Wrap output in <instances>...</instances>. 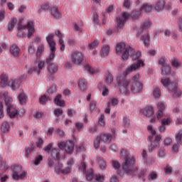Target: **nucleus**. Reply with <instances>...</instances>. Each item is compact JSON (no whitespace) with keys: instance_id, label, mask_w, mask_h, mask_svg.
<instances>
[{"instance_id":"8","label":"nucleus","mask_w":182,"mask_h":182,"mask_svg":"<svg viewBox=\"0 0 182 182\" xmlns=\"http://www.w3.org/2000/svg\"><path fill=\"white\" fill-rule=\"evenodd\" d=\"M13 173L12 178L14 180H23L26 178V174L28 171L22 168L21 165H14L12 168Z\"/></svg>"},{"instance_id":"34","label":"nucleus","mask_w":182,"mask_h":182,"mask_svg":"<svg viewBox=\"0 0 182 182\" xmlns=\"http://www.w3.org/2000/svg\"><path fill=\"white\" fill-rule=\"evenodd\" d=\"M51 15L53 16V18H55V19H58L60 17V14H59V11H58V8L53 7L51 9Z\"/></svg>"},{"instance_id":"56","label":"nucleus","mask_w":182,"mask_h":182,"mask_svg":"<svg viewBox=\"0 0 182 182\" xmlns=\"http://www.w3.org/2000/svg\"><path fill=\"white\" fill-rule=\"evenodd\" d=\"M159 65H161V66H162V68H166V66H168L166 63V58H161L159 60Z\"/></svg>"},{"instance_id":"23","label":"nucleus","mask_w":182,"mask_h":182,"mask_svg":"<svg viewBox=\"0 0 182 182\" xmlns=\"http://www.w3.org/2000/svg\"><path fill=\"white\" fill-rule=\"evenodd\" d=\"M54 103L57 106L63 107L65 106V101L62 100V95H58L54 99Z\"/></svg>"},{"instance_id":"25","label":"nucleus","mask_w":182,"mask_h":182,"mask_svg":"<svg viewBox=\"0 0 182 182\" xmlns=\"http://www.w3.org/2000/svg\"><path fill=\"white\" fill-rule=\"evenodd\" d=\"M105 82L107 85H112L113 83V75L109 71H107L105 73Z\"/></svg>"},{"instance_id":"49","label":"nucleus","mask_w":182,"mask_h":182,"mask_svg":"<svg viewBox=\"0 0 182 182\" xmlns=\"http://www.w3.org/2000/svg\"><path fill=\"white\" fill-rule=\"evenodd\" d=\"M173 143V139L170 137H166L164 141V146H166V147H168V146H171V144Z\"/></svg>"},{"instance_id":"13","label":"nucleus","mask_w":182,"mask_h":182,"mask_svg":"<svg viewBox=\"0 0 182 182\" xmlns=\"http://www.w3.org/2000/svg\"><path fill=\"white\" fill-rule=\"evenodd\" d=\"M70 59L74 65H79L85 62V55L80 51H74L71 53Z\"/></svg>"},{"instance_id":"54","label":"nucleus","mask_w":182,"mask_h":182,"mask_svg":"<svg viewBox=\"0 0 182 182\" xmlns=\"http://www.w3.org/2000/svg\"><path fill=\"white\" fill-rule=\"evenodd\" d=\"M100 136H97L94 141V147L95 149H97L99 147H100Z\"/></svg>"},{"instance_id":"52","label":"nucleus","mask_w":182,"mask_h":182,"mask_svg":"<svg viewBox=\"0 0 182 182\" xmlns=\"http://www.w3.org/2000/svg\"><path fill=\"white\" fill-rule=\"evenodd\" d=\"M153 95L154 97L157 98L161 95V92L160 91V88L159 87H155L153 90Z\"/></svg>"},{"instance_id":"46","label":"nucleus","mask_w":182,"mask_h":182,"mask_svg":"<svg viewBox=\"0 0 182 182\" xmlns=\"http://www.w3.org/2000/svg\"><path fill=\"white\" fill-rule=\"evenodd\" d=\"M48 100H50V98L46 97L45 95L41 96L39 99L41 105H46V102H48Z\"/></svg>"},{"instance_id":"40","label":"nucleus","mask_w":182,"mask_h":182,"mask_svg":"<svg viewBox=\"0 0 182 182\" xmlns=\"http://www.w3.org/2000/svg\"><path fill=\"white\" fill-rule=\"evenodd\" d=\"M1 132L3 133H6L7 132H9V124L8 122H4L1 124Z\"/></svg>"},{"instance_id":"39","label":"nucleus","mask_w":182,"mask_h":182,"mask_svg":"<svg viewBox=\"0 0 182 182\" xmlns=\"http://www.w3.org/2000/svg\"><path fill=\"white\" fill-rule=\"evenodd\" d=\"M78 87L80 90L85 92L86 90V82L84 80H80L78 82Z\"/></svg>"},{"instance_id":"15","label":"nucleus","mask_w":182,"mask_h":182,"mask_svg":"<svg viewBox=\"0 0 182 182\" xmlns=\"http://www.w3.org/2000/svg\"><path fill=\"white\" fill-rule=\"evenodd\" d=\"M127 19H129V14L126 12H123L122 15L117 17V32H119L120 28L124 26V23H126Z\"/></svg>"},{"instance_id":"18","label":"nucleus","mask_w":182,"mask_h":182,"mask_svg":"<svg viewBox=\"0 0 182 182\" xmlns=\"http://www.w3.org/2000/svg\"><path fill=\"white\" fill-rule=\"evenodd\" d=\"M19 85H21L20 80H11L9 82V86L11 87V90H18V89H19Z\"/></svg>"},{"instance_id":"14","label":"nucleus","mask_w":182,"mask_h":182,"mask_svg":"<svg viewBox=\"0 0 182 182\" xmlns=\"http://www.w3.org/2000/svg\"><path fill=\"white\" fill-rule=\"evenodd\" d=\"M51 151V157L54 160H59L60 156H59V150L58 148H54L53 149V144H49L45 149V152L46 154H50Z\"/></svg>"},{"instance_id":"11","label":"nucleus","mask_w":182,"mask_h":182,"mask_svg":"<svg viewBox=\"0 0 182 182\" xmlns=\"http://www.w3.org/2000/svg\"><path fill=\"white\" fill-rule=\"evenodd\" d=\"M25 29H28L27 37L28 39H31L33 33H35V25L33 24V21H28L25 26H22L20 21L18 26V31H21Z\"/></svg>"},{"instance_id":"59","label":"nucleus","mask_w":182,"mask_h":182,"mask_svg":"<svg viewBox=\"0 0 182 182\" xmlns=\"http://www.w3.org/2000/svg\"><path fill=\"white\" fill-rule=\"evenodd\" d=\"M72 173V168L70 166H67L65 168H63V174H69Z\"/></svg>"},{"instance_id":"29","label":"nucleus","mask_w":182,"mask_h":182,"mask_svg":"<svg viewBox=\"0 0 182 182\" xmlns=\"http://www.w3.org/2000/svg\"><path fill=\"white\" fill-rule=\"evenodd\" d=\"M164 5H165L164 1H157L155 5L156 11H157L158 12H160V11H163V9H164Z\"/></svg>"},{"instance_id":"19","label":"nucleus","mask_w":182,"mask_h":182,"mask_svg":"<svg viewBox=\"0 0 182 182\" xmlns=\"http://www.w3.org/2000/svg\"><path fill=\"white\" fill-rule=\"evenodd\" d=\"M21 52V50H19V48L16 44H13L10 47V53L14 56V58H18L19 56V53Z\"/></svg>"},{"instance_id":"12","label":"nucleus","mask_w":182,"mask_h":182,"mask_svg":"<svg viewBox=\"0 0 182 182\" xmlns=\"http://www.w3.org/2000/svg\"><path fill=\"white\" fill-rule=\"evenodd\" d=\"M58 147H59L60 150H63V149H65V151L67 154H72L75 150V144L71 141L59 142L58 144Z\"/></svg>"},{"instance_id":"10","label":"nucleus","mask_w":182,"mask_h":182,"mask_svg":"<svg viewBox=\"0 0 182 182\" xmlns=\"http://www.w3.org/2000/svg\"><path fill=\"white\" fill-rule=\"evenodd\" d=\"M135 160L134 156L128 155L125 159V162L123 164V170L126 174H132L133 172V166H134Z\"/></svg>"},{"instance_id":"20","label":"nucleus","mask_w":182,"mask_h":182,"mask_svg":"<svg viewBox=\"0 0 182 182\" xmlns=\"http://www.w3.org/2000/svg\"><path fill=\"white\" fill-rule=\"evenodd\" d=\"M100 136V139H101V141H103L104 143H107L109 144L110 141H112L113 139V136L110 134H102Z\"/></svg>"},{"instance_id":"4","label":"nucleus","mask_w":182,"mask_h":182,"mask_svg":"<svg viewBox=\"0 0 182 182\" xmlns=\"http://www.w3.org/2000/svg\"><path fill=\"white\" fill-rule=\"evenodd\" d=\"M129 56H132L133 60H137L136 63H132L131 65L127 67L126 75H130V73H133V72H136V70H139L141 66H144V62L140 59L141 56V53L139 51H134L132 48V54H129Z\"/></svg>"},{"instance_id":"61","label":"nucleus","mask_w":182,"mask_h":182,"mask_svg":"<svg viewBox=\"0 0 182 182\" xmlns=\"http://www.w3.org/2000/svg\"><path fill=\"white\" fill-rule=\"evenodd\" d=\"M83 26L82 23L77 24L75 23L74 26L75 30L77 31V32H82V27Z\"/></svg>"},{"instance_id":"60","label":"nucleus","mask_w":182,"mask_h":182,"mask_svg":"<svg viewBox=\"0 0 182 182\" xmlns=\"http://www.w3.org/2000/svg\"><path fill=\"white\" fill-rule=\"evenodd\" d=\"M80 170L82 171V173H86V164L85 162H82L79 166Z\"/></svg>"},{"instance_id":"37","label":"nucleus","mask_w":182,"mask_h":182,"mask_svg":"<svg viewBox=\"0 0 182 182\" xmlns=\"http://www.w3.org/2000/svg\"><path fill=\"white\" fill-rule=\"evenodd\" d=\"M157 109L158 110L163 112V110H166V107H167V105H166V102H163L161 101H159L157 105Z\"/></svg>"},{"instance_id":"28","label":"nucleus","mask_w":182,"mask_h":182,"mask_svg":"<svg viewBox=\"0 0 182 182\" xmlns=\"http://www.w3.org/2000/svg\"><path fill=\"white\" fill-rule=\"evenodd\" d=\"M45 52V44H40L37 48L36 56L37 58H40L42 56V53Z\"/></svg>"},{"instance_id":"36","label":"nucleus","mask_w":182,"mask_h":182,"mask_svg":"<svg viewBox=\"0 0 182 182\" xmlns=\"http://www.w3.org/2000/svg\"><path fill=\"white\" fill-rule=\"evenodd\" d=\"M43 160V156H42V155H38V156H36L33 161V162L32 163V164H33V166H39V164H41V162Z\"/></svg>"},{"instance_id":"47","label":"nucleus","mask_w":182,"mask_h":182,"mask_svg":"<svg viewBox=\"0 0 182 182\" xmlns=\"http://www.w3.org/2000/svg\"><path fill=\"white\" fill-rule=\"evenodd\" d=\"M171 65L173 68H176V69H178L181 66V64L175 58L171 59Z\"/></svg>"},{"instance_id":"41","label":"nucleus","mask_w":182,"mask_h":182,"mask_svg":"<svg viewBox=\"0 0 182 182\" xmlns=\"http://www.w3.org/2000/svg\"><path fill=\"white\" fill-rule=\"evenodd\" d=\"M100 43V41H99V40H95L92 43L88 45V48L92 50L95 48H97Z\"/></svg>"},{"instance_id":"44","label":"nucleus","mask_w":182,"mask_h":182,"mask_svg":"<svg viewBox=\"0 0 182 182\" xmlns=\"http://www.w3.org/2000/svg\"><path fill=\"white\" fill-rule=\"evenodd\" d=\"M161 74L164 76H167V75H170V66L166 65V67L162 68Z\"/></svg>"},{"instance_id":"24","label":"nucleus","mask_w":182,"mask_h":182,"mask_svg":"<svg viewBox=\"0 0 182 182\" xmlns=\"http://www.w3.org/2000/svg\"><path fill=\"white\" fill-rule=\"evenodd\" d=\"M175 141L178 144H182V129H179L175 134Z\"/></svg>"},{"instance_id":"3","label":"nucleus","mask_w":182,"mask_h":182,"mask_svg":"<svg viewBox=\"0 0 182 182\" xmlns=\"http://www.w3.org/2000/svg\"><path fill=\"white\" fill-rule=\"evenodd\" d=\"M161 83L168 90L171 96H173V97L181 96V90L177 86V80L171 81L170 78H162Z\"/></svg>"},{"instance_id":"16","label":"nucleus","mask_w":182,"mask_h":182,"mask_svg":"<svg viewBox=\"0 0 182 182\" xmlns=\"http://www.w3.org/2000/svg\"><path fill=\"white\" fill-rule=\"evenodd\" d=\"M55 35L59 38L58 44L60 46V49L62 52H64L66 47L65 46V41H63V34H62L60 31H57Z\"/></svg>"},{"instance_id":"43","label":"nucleus","mask_w":182,"mask_h":182,"mask_svg":"<svg viewBox=\"0 0 182 182\" xmlns=\"http://www.w3.org/2000/svg\"><path fill=\"white\" fill-rule=\"evenodd\" d=\"M151 9H153V6H150V5H144L141 8V11L142 12H151Z\"/></svg>"},{"instance_id":"1","label":"nucleus","mask_w":182,"mask_h":182,"mask_svg":"<svg viewBox=\"0 0 182 182\" xmlns=\"http://www.w3.org/2000/svg\"><path fill=\"white\" fill-rule=\"evenodd\" d=\"M115 87L118 88L121 95L127 96L130 95V92L132 93H140L143 89V84L141 82H132L130 79H127L120 74L117 77Z\"/></svg>"},{"instance_id":"58","label":"nucleus","mask_w":182,"mask_h":182,"mask_svg":"<svg viewBox=\"0 0 182 182\" xmlns=\"http://www.w3.org/2000/svg\"><path fill=\"white\" fill-rule=\"evenodd\" d=\"M164 171L166 173V174H171V172L173 171V168H171V166L166 165L164 167Z\"/></svg>"},{"instance_id":"26","label":"nucleus","mask_w":182,"mask_h":182,"mask_svg":"<svg viewBox=\"0 0 182 182\" xmlns=\"http://www.w3.org/2000/svg\"><path fill=\"white\" fill-rule=\"evenodd\" d=\"M141 41L144 42V46H149L150 43V36L146 33L141 36Z\"/></svg>"},{"instance_id":"21","label":"nucleus","mask_w":182,"mask_h":182,"mask_svg":"<svg viewBox=\"0 0 182 182\" xmlns=\"http://www.w3.org/2000/svg\"><path fill=\"white\" fill-rule=\"evenodd\" d=\"M144 116L146 117H151L154 114V108L153 107H146L143 111Z\"/></svg>"},{"instance_id":"48","label":"nucleus","mask_w":182,"mask_h":182,"mask_svg":"<svg viewBox=\"0 0 182 182\" xmlns=\"http://www.w3.org/2000/svg\"><path fill=\"white\" fill-rule=\"evenodd\" d=\"M119 104V100L116 98H111L108 102V106H116V105Z\"/></svg>"},{"instance_id":"55","label":"nucleus","mask_w":182,"mask_h":182,"mask_svg":"<svg viewBox=\"0 0 182 182\" xmlns=\"http://www.w3.org/2000/svg\"><path fill=\"white\" fill-rule=\"evenodd\" d=\"M182 144H178L176 142V144H174L172 146V151L173 153H177L178 151V149H180V146H181Z\"/></svg>"},{"instance_id":"5","label":"nucleus","mask_w":182,"mask_h":182,"mask_svg":"<svg viewBox=\"0 0 182 182\" xmlns=\"http://www.w3.org/2000/svg\"><path fill=\"white\" fill-rule=\"evenodd\" d=\"M116 53L122 56V60H127L129 55H132L133 48L130 46L126 47V43H119L115 48Z\"/></svg>"},{"instance_id":"32","label":"nucleus","mask_w":182,"mask_h":182,"mask_svg":"<svg viewBox=\"0 0 182 182\" xmlns=\"http://www.w3.org/2000/svg\"><path fill=\"white\" fill-rule=\"evenodd\" d=\"M16 23H18V19L13 18L8 25V30L10 31V32L14 31V28H15V25H16Z\"/></svg>"},{"instance_id":"2","label":"nucleus","mask_w":182,"mask_h":182,"mask_svg":"<svg viewBox=\"0 0 182 182\" xmlns=\"http://www.w3.org/2000/svg\"><path fill=\"white\" fill-rule=\"evenodd\" d=\"M147 130L149 133L147 141L149 143V151H154L158 147H160V143H161V135L156 134V130L153 128V125H149L147 127Z\"/></svg>"},{"instance_id":"27","label":"nucleus","mask_w":182,"mask_h":182,"mask_svg":"<svg viewBox=\"0 0 182 182\" xmlns=\"http://www.w3.org/2000/svg\"><path fill=\"white\" fill-rule=\"evenodd\" d=\"M58 65L55 64H50L48 66V70L50 75H55L58 72Z\"/></svg>"},{"instance_id":"63","label":"nucleus","mask_w":182,"mask_h":182,"mask_svg":"<svg viewBox=\"0 0 182 182\" xmlns=\"http://www.w3.org/2000/svg\"><path fill=\"white\" fill-rule=\"evenodd\" d=\"M130 5H131L130 0H124L123 8H126V9L130 8Z\"/></svg>"},{"instance_id":"62","label":"nucleus","mask_w":182,"mask_h":182,"mask_svg":"<svg viewBox=\"0 0 182 182\" xmlns=\"http://www.w3.org/2000/svg\"><path fill=\"white\" fill-rule=\"evenodd\" d=\"M74 164H75V159H73V158H71L70 160L67 161L68 166L70 167L71 168L72 167H73Z\"/></svg>"},{"instance_id":"22","label":"nucleus","mask_w":182,"mask_h":182,"mask_svg":"<svg viewBox=\"0 0 182 182\" xmlns=\"http://www.w3.org/2000/svg\"><path fill=\"white\" fill-rule=\"evenodd\" d=\"M18 99L20 105H26L28 97L26 96V94H25V92L20 93L18 95Z\"/></svg>"},{"instance_id":"7","label":"nucleus","mask_w":182,"mask_h":182,"mask_svg":"<svg viewBox=\"0 0 182 182\" xmlns=\"http://www.w3.org/2000/svg\"><path fill=\"white\" fill-rule=\"evenodd\" d=\"M53 36H55V34L51 33H49L46 37L47 43H48L49 48L50 49V55L46 58L47 63H50V62H53V59H55V53L56 52V43L53 41Z\"/></svg>"},{"instance_id":"57","label":"nucleus","mask_w":182,"mask_h":182,"mask_svg":"<svg viewBox=\"0 0 182 182\" xmlns=\"http://www.w3.org/2000/svg\"><path fill=\"white\" fill-rule=\"evenodd\" d=\"M98 123L100 126L105 127L106 123L105 122V115L104 114L100 115Z\"/></svg>"},{"instance_id":"50","label":"nucleus","mask_w":182,"mask_h":182,"mask_svg":"<svg viewBox=\"0 0 182 182\" xmlns=\"http://www.w3.org/2000/svg\"><path fill=\"white\" fill-rule=\"evenodd\" d=\"M158 156L160 159H164L166 157V150L162 148L158 151Z\"/></svg>"},{"instance_id":"6","label":"nucleus","mask_w":182,"mask_h":182,"mask_svg":"<svg viewBox=\"0 0 182 182\" xmlns=\"http://www.w3.org/2000/svg\"><path fill=\"white\" fill-rule=\"evenodd\" d=\"M6 96H8V92L1 93V97H6L4 102L7 106V114L11 119H14L18 114V110L16 107L12 105V97H6Z\"/></svg>"},{"instance_id":"45","label":"nucleus","mask_w":182,"mask_h":182,"mask_svg":"<svg viewBox=\"0 0 182 182\" xmlns=\"http://www.w3.org/2000/svg\"><path fill=\"white\" fill-rule=\"evenodd\" d=\"M98 163L101 170H105L106 168V161L102 159V158H98Z\"/></svg>"},{"instance_id":"9","label":"nucleus","mask_w":182,"mask_h":182,"mask_svg":"<svg viewBox=\"0 0 182 182\" xmlns=\"http://www.w3.org/2000/svg\"><path fill=\"white\" fill-rule=\"evenodd\" d=\"M43 68H45V61H43L42 60H41V58L37 57V58H36V60L33 63L32 66L29 68L28 73H29V75H32L33 72H36V73L40 75Z\"/></svg>"},{"instance_id":"51","label":"nucleus","mask_w":182,"mask_h":182,"mask_svg":"<svg viewBox=\"0 0 182 182\" xmlns=\"http://www.w3.org/2000/svg\"><path fill=\"white\" fill-rule=\"evenodd\" d=\"M54 114L55 117H59V116H62L63 114V109L62 108H57L54 110Z\"/></svg>"},{"instance_id":"64","label":"nucleus","mask_w":182,"mask_h":182,"mask_svg":"<svg viewBox=\"0 0 182 182\" xmlns=\"http://www.w3.org/2000/svg\"><path fill=\"white\" fill-rule=\"evenodd\" d=\"M109 182H119V178L115 175H113L109 178Z\"/></svg>"},{"instance_id":"42","label":"nucleus","mask_w":182,"mask_h":182,"mask_svg":"<svg viewBox=\"0 0 182 182\" xmlns=\"http://www.w3.org/2000/svg\"><path fill=\"white\" fill-rule=\"evenodd\" d=\"M151 26V22L150 21H146L142 23L141 25V31H146V29H149Z\"/></svg>"},{"instance_id":"33","label":"nucleus","mask_w":182,"mask_h":182,"mask_svg":"<svg viewBox=\"0 0 182 182\" xmlns=\"http://www.w3.org/2000/svg\"><path fill=\"white\" fill-rule=\"evenodd\" d=\"M54 171L55 174H63V164H58L57 166H55Z\"/></svg>"},{"instance_id":"17","label":"nucleus","mask_w":182,"mask_h":182,"mask_svg":"<svg viewBox=\"0 0 182 182\" xmlns=\"http://www.w3.org/2000/svg\"><path fill=\"white\" fill-rule=\"evenodd\" d=\"M110 52V46L109 45H104L102 46L100 51L101 58H107L109 53Z\"/></svg>"},{"instance_id":"30","label":"nucleus","mask_w":182,"mask_h":182,"mask_svg":"<svg viewBox=\"0 0 182 182\" xmlns=\"http://www.w3.org/2000/svg\"><path fill=\"white\" fill-rule=\"evenodd\" d=\"M85 70H87L90 75H95V73H97V68H92L90 65H85Z\"/></svg>"},{"instance_id":"38","label":"nucleus","mask_w":182,"mask_h":182,"mask_svg":"<svg viewBox=\"0 0 182 182\" xmlns=\"http://www.w3.org/2000/svg\"><path fill=\"white\" fill-rule=\"evenodd\" d=\"M8 85H9V83L8 84V77H6V75H2L1 77V87H5Z\"/></svg>"},{"instance_id":"53","label":"nucleus","mask_w":182,"mask_h":182,"mask_svg":"<svg viewBox=\"0 0 182 182\" xmlns=\"http://www.w3.org/2000/svg\"><path fill=\"white\" fill-rule=\"evenodd\" d=\"M85 177L88 181H90L93 178V170L90 169L88 172L85 173Z\"/></svg>"},{"instance_id":"35","label":"nucleus","mask_w":182,"mask_h":182,"mask_svg":"<svg viewBox=\"0 0 182 182\" xmlns=\"http://www.w3.org/2000/svg\"><path fill=\"white\" fill-rule=\"evenodd\" d=\"M131 83H139L140 82V74L139 73H136L132 77L130 80Z\"/></svg>"},{"instance_id":"31","label":"nucleus","mask_w":182,"mask_h":182,"mask_svg":"<svg viewBox=\"0 0 182 182\" xmlns=\"http://www.w3.org/2000/svg\"><path fill=\"white\" fill-rule=\"evenodd\" d=\"M165 117L161 119V124H163L164 126H170L171 124V118L169 116L165 115Z\"/></svg>"}]
</instances>
